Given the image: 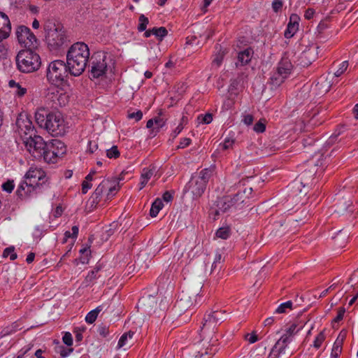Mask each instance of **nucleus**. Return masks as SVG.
Here are the masks:
<instances>
[{
  "mask_svg": "<svg viewBox=\"0 0 358 358\" xmlns=\"http://www.w3.org/2000/svg\"><path fill=\"white\" fill-rule=\"evenodd\" d=\"M24 178L29 181V185L36 188L45 182L46 174L42 169L31 166Z\"/></svg>",
  "mask_w": 358,
  "mask_h": 358,
  "instance_id": "nucleus-15",
  "label": "nucleus"
},
{
  "mask_svg": "<svg viewBox=\"0 0 358 358\" xmlns=\"http://www.w3.org/2000/svg\"><path fill=\"white\" fill-rule=\"evenodd\" d=\"M231 199L234 201L231 203V204H233L234 209L242 208V207H243L242 204L245 202V200L244 198L241 199L240 196H237V193L234 196H231Z\"/></svg>",
  "mask_w": 358,
  "mask_h": 358,
  "instance_id": "nucleus-41",
  "label": "nucleus"
},
{
  "mask_svg": "<svg viewBox=\"0 0 358 358\" xmlns=\"http://www.w3.org/2000/svg\"><path fill=\"white\" fill-rule=\"evenodd\" d=\"M17 69L22 73H32L36 71L41 65L39 55L32 48L20 50L15 58Z\"/></svg>",
  "mask_w": 358,
  "mask_h": 358,
  "instance_id": "nucleus-2",
  "label": "nucleus"
},
{
  "mask_svg": "<svg viewBox=\"0 0 358 358\" xmlns=\"http://www.w3.org/2000/svg\"><path fill=\"white\" fill-rule=\"evenodd\" d=\"M164 204L160 199H157L152 204L150 210V215L152 217H155L159 210L163 208Z\"/></svg>",
  "mask_w": 358,
  "mask_h": 358,
  "instance_id": "nucleus-31",
  "label": "nucleus"
},
{
  "mask_svg": "<svg viewBox=\"0 0 358 358\" xmlns=\"http://www.w3.org/2000/svg\"><path fill=\"white\" fill-rule=\"evenodd\" d=\"M106 155L108 158L116 159L120 156V152L116 145H113L112 148L106 150Z\"/></svg>",
  "mask_w": 358,
  "mask_h": 358,
  "instance_id": "nucleus-46",
  "label": "nucleus"
},
{
  "mask_svg": "<svg viewBox=\"0 0 358 358\" xmlns=\"http://www.w3.org/2000/svg\"><path fill=\"white\" fill-rule=\"evenodd\" d=\"M198 120L202 124H208L213 121V115L209 113L205 115H200L198 116Z\"/></svg>",
  "mask_w": 358,
  "mask_h": 358,
  "instance_id": "nucleus-47",
  "label": "nucleus"
},
{
  "mask_svg": "<svg viewBox=\"0 0 358 358\" xmlns=\"http://www.w3.org/2000/svg\"><path fill=\"white\" fill-rule=\"evenodd\" d=\"M80 252L83 255L81 257V262L83 263L87 262H88V256L90 255V252H91L90 248H84L83 249H80Z\"/></svg>",
  "mask_w": 358,
  "mask_h": 358,
  "instance_id": "nucleus-55",
  "label": "nucleus"
},
{
  "mask_svg": "<svg viewBox=\"0 0 358 358\" xmlns=\"http://www.w3.org/2000/svg\"><path fill=\"white\" fill-rule=\"evenodd\" d=\"M8 86L13 89L14 93L20 97L23 96L27 93V88L22 87L19 83L14 80H10L8 82Z\"/></svg>",
  "mask_w": 358,
  "mask_h": 358,
  "instance_id": "nucleus-29",
  "label": "nucleus"
},
{
  "mask_svg": "<svg viewBox=\"0 0 358 358\" xmlns=\"http://www.w3.org/2000/svg\"><path fill=\"white\" fill-rule=\"evenodd\" d=\"M46 41L49 46L53 49H58L62 46L66 41L64 31L62 29L52 27L46 29Z\"/></svg>",
  "mask_w": 358,
  "mask_h": 358,
  "instance_id": "nucleus-12",
  "label": "nucleus"
},
{
  "mask_svg": "<svg viewBox=\"0 0 358 358\" xmlns=\"http://www.w3.org/2000/svg\"><path fill=\"white\" fill-rule=\"evenodd\" d=\"M152 35L155 36L159 41H162L168 34L166 29L164 27L151 29Z\"/></svg>",
  "mask_w": 358,
  "mask_h": 358,
  "instance_id": "nucleus-34",
  "label": "nucleus"
},
{
  "mask_svg": "<svg viewBox=\"0 0 358 358\" xmlns=\"http://www.w3.org/2000/svg\"><path fill=\"white\" fill-rule=\"evenodd\" d=\"M325 336L323 332H320L315 338L313 343V346L315 348H319L323 341H324Z\"/></svg>",
  "mask_w": 358,
  "mask_h": 358,
  "instance_id": "nucleus-52",
  "label": "nucleus"
},
{
  "mask_svg": "<svg viewBox=\"0 0 358 358\" xmlns=\"http://www.w3.org/2000/svg\"><path fill=\"white\" fill-rule=\"evenodd\" d=\"M292 305L293 303L291 301L282 303L280 305H279L278 307L275 309V313H286L287 310H292Z\"/></svg>",
  "mask_w": 358,
  "mask_h": 358,
  "instance_id": "nucleus-36",
  "label": "nucleus"
},
{
  "mask_svg": "<svg viewBox=\"0 0 358 358\" xmlns=\"http://www.w3.org/2000/svg\"><path fill=\"white\" fill-rule=\"evenodd\" d=\"M98 149V144L93 141H89L87 152L92 154Z\"/></svg>",
  "mask_w": 358,
  "mask_h": 358,
  "instance_id": "nucleus-60",
  "label": "nucleus"
},
{
  "mask_svg": "<svg viewBox=\"0 0 358 358\" xmlns=\"http://www.w3.org/2000/svg\"><path fill=\"white\" fill-rule=\"evenodd\" d=\"M318 47L312 46L302 52L300 56V64L303 66H308L317 58Z\"/></svg>",
  "mask_w": 358,
  "mask_h": 358,
  "instance_id": "nucleus-17",
  "label": "nucleus"
},
{
  "mask_svg": "<svg viewBox=\"0 0 358 358\" xmlns=\"http://www.w3.org/2000/svg\"><path fill=\"white\" fill-rule=\"evenodd\" d=\"M123 173H124L122 172L118 178L113 180L106 179L103 180L94 192L95 197L98 199L106 193L107 199L112 198L120 189L118 180L120 181L124 179L122 176Z\"/></svg>",
  "mask_w": 358,
  "mask_h": 358,
  "instance_id": "nucleus-8",
  "label": "nucleus"
},
{
  "mask_svg": "<svg viewBox=\"0 0 358 358\" xmlns=\"http://www.w3.org/2000/svg\"><path fill=\"white\" fill-rule=\"evenodd\" d=\"M292 68L293 66L290 59L284 55L279 62L276 71H278V73L282 74L285 77L287 78L291 73Z\"/></svg>",
  "mask_w": 358,
  "mask_h": 358,
  "instance_id": "nucleus-21",
  "label": "nucleus"
},
{
  "mask_svg": "<svg viewBox=\"0 0 358 358\" xmlns=\"http://www.w3.org/2000/svg\"><path fill=\"white\" fill-rule=\"evenodd\" d=\"M215 234L217 238L226 240L230 236L231 229L229 227H222L217 230Z\"/></svg>",
  "mask_w": 358,
  "mask_h": 358,
  "instance_id": "nucleus-35",
  "label": "nucleus"
},
{
  "mask_svg": "<svg viewBox=\"0 0 358 358\" xmlns=\"http://www.w3.org/2000/svg\"><path fill=\"white\" fill-rule=\"evenodd\" d=\"M266 129L265 123L262 120L258 121L253 127V130L257 133H263Z\"/></svg>",
  "mask_w": 358,
  "mask_h": 358,
  "instance_id": "nucleus-51",
  "label": "nucleus"
},
{
  "mask_svg": "<svg viewBox=\"0 0 358 358\" xmlns=\"http://www.w3.org/2000/svg\"><path fill=\"white\" fill-rule=\"evenodd\" d=\"M63 342L68 346H71L73 344L72 336L70 333L66 332L62 338Z\"/></svg>",
  "mask_w": 358,
  "mask_h": 358,
  "instance_id": "nucleus-61",
  "label": "nucleus"
},
{
  "mask_svg": "<svg viewBox=\"0 0 358 358\" xmlns=\"http://www.w3.org/2000/svg\"><path fill=\"white\" fill-rule=\"evenodd\" d=\"M252 192V187H245L244 189L240 190L237 192V196H240L241 199H248Z\"/></svg>",
  "mask_w": 358,
  "mask_h": 358,
  "instance_id": "nucleus-49",
  "label": "nucleus"
},
{
  "mask_svg": "<svg viewBox=\"0 0 358 358\" xmlns=\"http://www.w3.org/2000/svg\"><path fill=\"white\" fill-rule=\"evenodd\" d=\"M57 99L59 106H64L69 102V96L65 93H60L59 94H57Z\"/></svg>",
  "mask_w": 358,
  "mask_h": 358,
  "instance_id": "nucleus-48",
  "label": "nucleus"
},
{
  "mask_svg": "<svg viewBox=\"0 0 358 358\" xmlns=\"http://www.w3.org/2000/svg\"><path fill=\"white\" fill-rule=\"evenodd\" d=\"M16 36L18 42L25 48H34L36 45V37L26 26L21 25L17 28Z\"/></svg>",
  "mask_w": 358,
  "mask_h": 358,
  "instance_id": "nucleus-14",
  "label": "nucleus"
},
{
  "mask_svg": "<svg viewBox=\"0 0 358 358\" xmlns=\"http://www.w3.org/2000/svg\"><path fill=\"white\" fill-rule=\"evenodd\" d=\"M254 54V51L251 48H247L238 52L237 59L238 61L236 62V66L238 67V66H245L248 64Z\"/></svg>",
  "mask_w": 358,
  "mask_h": 358,
  "instance_id": "nucleus-22",
  "label": "nucleus"
},
{
  "mask_svg": "<svg viewBox=\"0 0 358 358\" xmlns=\"http://www.w3.org/2000/svg\"><path fill=\"white\" fill-rule=\"evenodd\" d=\"M91 75L94 78L103 76L107 71V54L98 52L92 55L90 60Z\"/></svg>",
  "mask_w": 358,
  "mask_h": 358,
  "instance_id": "nucleus-10",
  "label": "nucleus"
},
{
  "mask_svg": "<svg viewBox=\"0 0 358 358\" xmlns=\"http://www.w3.org/2000/svg\"><path fill=\"white\" fill-rule=\"evenodd\" d=\"M303 328V325L298 327L296 324H292L286 331V334L292 336Z\"/></svg>",
  "mask_w": 358,
  "mask_h": 358,
  "instance_id": "nucleus-53",
  "label": "nucleus"
},
{
  "mask_svg": "<svg viewBox=\"0 0 358 358\" xmlns=\"http://www.w3.org/2000/svg\"><path fill=\"white\" fill-rule=\"evenodd\" d=\"M6 38H0V59L4 58L7 55L8 49L3 41Z\"/></svg>",
  "mask_w": 358,
  "mask_h": 358,
  "instance_id": "nucleus-57",
  "label": "nucleus"
},
{
  "mask_svg": "<svg viewBox=\"0 0 358 358\" xmlns=\"http://www.w3.org/2000/svg\"><path fill=\"white\" fill-rule=\"evenodd\" d=\"M66 148L64 143L57 139L47 142L43 159L48 163H55L58 157L66 153Z\"/></svg>",
  "mask_w": 358,
  "mask_h": 358,
  "instance_id": "nucleus-6",
  "label": "nucleus"
},
{
  "mask_svg": "<svg viewBox=\"0 0 358 358\" xmlns=\"http://www.w3.org/2000/svg\"><path fill=\"white\" fill-rule=\"evenodd\" d=\"M223 262V258L222 255L220 253H217L215 257L214 262L212 264V268H216L217 267H221L220 263Z\"/></svg>",
  "mask_w": 358,
  "mask_h": 358,
  "instance_id": "nucleus-56",
  "label": "nucleus"
},
{
  "mask_svg": "<svg viewBox=\"0 0 358 358\" xmlns=\"http://www.w3.org/2000/svg\"><path fill=\"white\" fill-rule=\"evenodd\" d=\"M139 303L141 306H146L148 305L150 306L151 304H156L157 301L154 296L150 295L148 297H142L139 301Z\"/></svg>",
  "mask_w": 358,
  "mask_h": 358,
  "instance_id": "nucleus-43",
  "label": "nucleus"
},
{
  "mask_svg": "<svg viewBox=\"0 0 358 358\" xmlns=\"http://www.w3.org/2000/svg\"><path fill=\"white\" fill-rule=\"evenodd\" d=\"M11 31V24L8 15L0 11V38H7Z\"/></svg>",
  "mask_w": 358,
  "mask_h": 358,
  "instance_id": "nucleus-20",
  "label": "nucleus"
},
{
  "mask_svg": "<svg viewBox=\"0 0 358 358\" xmlns=\"http://www.w3.org/2000/svg\"><path fill=\"white\" fill-rule=\"evenodd\" d=\"M223 322V317H217L216 315L209 313L203 317L200 336L212 338L217 326Z\"/></svg>",
  "mask_w": 358,
  "mask_h": 358,
  "instance_id": "nucleus-13",
  "label": "nucleus"
},
{
  "mask_svg": "<svg viewBox=\"0 0 358 358\" xmlns=\"http://www.w3.org/2000/svg\"><path fill=\"white\" fill-rule=\"evenodd\" d=\"M235 143V139L231 138H226L224 140V142L220 145L222 148V150H226L233 148V145Z\"/></svg>",
  "mask_w": 358,
  "mask_h": 358,
  "instance_id": "nucleus-44",
  "label": "nucleus"
},
{
  "mask_svg": "<svg viewBox=\"0 0 358 358\" xmlns=\"http://www.w3.org/2000/svg\"><path fill=\"white\" fill-rule=\"evenodd\" d=\"M313 175L309 171H303L298 177L296 182L299 181L303 187L310 186L312 185Z\"/></svg>",
  "mask_w": 358,
  "mask_h": 358,
  "instance_id": "nucleus-28",
  "label": "nucleus"
},
{
  "mask_svg": "<svg viewBox=\"0 0 358 358\" xmlns=\"http://www.w3.org/2000/svg\"><path fill=\"white\" fill-rule=\"evenodd\" d=\"M35 189L32 185H29V181L25 179L24 181L20 182L16 190V194L20 198H23L28 195L31 190Z\"/></svg>",
  "mask_w": 358,
  "mask_h": 358,
  "instance_id": "nucleus-27",
  "label": "nucleus"
},
{
  "mask_svg": "<svg viewBox=\"0 0 358 358\" xmlns=\"http://www.w3.org/2000/svg\"><path fill=\"white\" fill-rule=\"evenodd\" d=\"M68 66L62 60H55L50 63L47 69V78L52 85L62 84L68 76Z\"/></svg>",
  "mask_w": 358,
  "mask_h": 358,
  "instance_id": "nucleus-4",
  "label": "nucleus"
},
{
  "mask_svg": "<svg viewBox=\"0 0 358 358\" xmlns=\"http://www.w3.org/2000/svg\"><path fill=\"white\" fill-rule=\"evenodd\" d=\"M66 124L62 114L59 111L50 112L46 130L52 136H62L66 132Z\"/></svg>",
  "mask_w": 358,
  "mask_h": 358,
  "instance_id": "nucleus-9",
  "label": "nucleus"
},
{
  "mask_svg": "<svg viewBox=\"0 0 358 358\" xmlns=\"http://www.w3.org/2000/svg\"><path fill=\"white\" fill-rule=\"evenodd\" d=\"M129 119H135L136 121H139L143 117V113L141 110H137L136 112H133L128 114Z\"/></svg>",
  "mask_w": 358,
  "mask_h": 358,
  "instance_id": "nucleus-58",
  "label": "nucleus"
},
{
  "mask_svg": "<svg viewBox=\"0 0 358 358\" xmlns=\"http://www.w3.org/2000/svg\"><path fill=\"white\" fill-rule=\"evenodd\" d=\"M300 17L293 13L289 17V20L285 31L284 36L286 38H290L296 33L299 29Z\"/></svg>",
  "mask_w": 358,
  "mask_h": 358,
  "instance_id": "nucleus-18",
  "label": "nucleus"
},
{
  "mask_svg": "<svg viewBox=\"0 0 358 358\" xmlns=\"http://www.w3.org/2000/svg\"><path fill=\"white\" fill-rule=\"evenodd\" d=\"M341 129H339L338 131H336L327 140V144L328 145H332L336 141L339 135L341 134Z\"/></svg>",
  "mask_w": 358,
  "mask_h": 358,
  "instance_id": "nucleus-54",
  "label": "nucleus"
},
{
  "mask_svg": "<svg viewBox=\"0 0 358 358\" xmlns=\"http://www.w3.org/2000/svg\"><path fill=\"white\" fill-rule=\"evenodd\" d=\"M192 140L189 138H183L180 140L178 148H185L190 145Z\"/></svg>",
  "mask_w": 358,
  "mask_h": 358,
  "instance_id": "nucleus-63",
  "label": "nucleus"
},
{
  "mask_svg": "<svg viewBox=\"0 0 358 358\" xmlns=\"http://www.w3.org/2000/svg\"><path fill=\"white\" fill-rule=\"evenodd\" d=\"M245 339L251 344L255 343L259 340L258 336L255 332H252L250 334H248L245 336Z\"/></svg>",
  "mask_w": 358,
  "mask_h": 358,
  "instance_id": "nucleus-62",
  "label": "nucleus"
},
{
  "mask_svg": "<svg viewBox=\"0 0 358 358\" xmlns=\"http://www.w3.org/2000/svg\"><path fill=\"white\" fill-rule=\"evenodd\" d=\"M90 48L83 42L74 43L66 52V64L69 72L73 76L81 75L89 62Z\"/></svg>",
  "mask_w": 358,
  "mask_h": 358,
  "instance_id": "nucleus-1",
  "label": "nucleus"
},
{
  "mask_svg": "<svg viewBox=\"0 0 358 358\" xmlns=\"http://www.w3.org/2000/svg\"><path fill=\"white\" fill-rule=\"evenodd\" d=\"M134 335V332L132 331H129L122 334L118 341L117 348H129L133 343Z\"/></svg>",
  "mask_w": 358,
  "mask_h": 358,
  "instance_id": "nucleus-26",
  "label": "nucleus"
},
{
  "mask_svg": "<svg viewBox=\"0 0 358 358\" xmlns=\"http://www.w3.org/2000/svg\"><path fill=\"white\" fill-rule=\"evenodd\" d=\"M233 200L231 196H226L220 198L217 201V208L215 209V215H218L221 213H224L231 209H234Z\"/></svg>",
  "mask_w": 358,
  "mask_h": 358,
  "instance_id": "nucleus-19",
  "label": "nucleus"
},
{
  "mask_svg": "<svg viewBox=\"0 0 358 358\" xmlns=\"http://www.w3.org/2000/svg\"><path fill=\"white\" fill-rule=\"evenodd\" d=\"M253 116L250 114H246L243 115V122L246 125H251L253 122Z\"/></svg>",
  "mask_w": 358,
  "mask_h": 358,
  "instance_id": "nucleus-64",
  "label": "nucleus"
},
{
  "mask_svg": "<svg viewBox=\"0 0 358 358\" xmlns=\"http://www.w3.org/2000/svg\"><path fill=\"white\" fill-rule=\"evenodd\" d=\"M292 355V351L287 352V354L283 355L281 352H278L276 349H272L268 358H289Z\"/></svg>",
  "mask_w": 358,
  "mask_h": 358,
  "instance_id": "nucleus-37",
  "label": "nucleus"
},
{
  "mask_svg": "<svg viewBox=\"0 0 358 358\" xmlns=\"http://www.w3.org/2000/svg\"><path fill=\"white\" fill-rule=\"evenodd\" d=\"M282 74L278 73V71H275L271 77V83L274 87H277L280 86L286 79Z\"/></svg>",
  "mask_w": 358,
  "mask_h": 358,
  "instance_id": "nucleus-33",
  "label": "nucleus"
},
{
  "mask_svg": "<svg viewBox=\"0 0 358 358\" xmlns=\"http://www.w3.org/2000/svg\"><path fill=\"white\" fill-rule=\"evenodd\" d=\"M291 340L292 336L285 333L279 338L272 349H276L278 352H281L283 355L287 354V352L289 351L287 350V344L290 343Z\"/></svg>",
  "mask_w": 358,
  "mask_h": 358,
  "instance_id": "nucleus-23",
  "label": "nucleus"
},
{
  "mask_svg": "<svg viewBox=\"0 0 358 358\" xmlns=\"http://www.w3.org/2000/svg\"><path fill=\"white\" fill-rule=\"evenodd\" d=\"M348 235L346 233L340 231L336 236L334 237L335 246L343 248L347 243Z\"/></svg>",
  "mask_w": 358,
  "mask_h": 358,
  "instance_id": "nucleus-30",
  "label": "nucleus"
},
{
  "mask_svg": "<svg viewBox=\"0 0 358 358\" xmlns=\"http://www.w3.org/2000/svg\"><path fill=\"white\" fill-rule=\"evenodd\" d=\"M3 257H9L10 260H15L17 258V254L15 252V248L13 246L6 248L3 252Z\"/></svg>",
  "mask_w": 358,
  "mask_h": 358,
  "instance_id": "nucleus-40",
  "label": "nucleus"
},
{
  "mask_svg": "<svg viewBox=\"0 0 358 358\" xmlns=\"http://www.w3.org/2000/svg\"><path fill=\"white\" fill-rule=\"evenodd\" d=\"M213 176V169L206 168L198 173H194L185 188L189 192L193 198H199L204 193L207 184Z\"/></svg>",
  "mask_w": 358,
  "mask_h": 358,
  "instance_id": "nucleus-3",
  "label": "nucleus"
},
{
  "mask_svg": "<svg viewBox=\"0 0 358 358\" xmlns=\"http://www.w3.org/2000/svg\"><path fill=\"white\" fill-rule=\"evenodd\" d=\"M24 143L27 150L35 159H41L43 157L47 142L35 134L25 138Z\"/></svg>",
  "mask_w": 358,
  "mask_h": 358,
  "instance_id": "nucleus-7",
  "label": "nucleus"
},
{
  "mask_svg": "<svg viewBox=\"0 0 358 358\" xmlns=\"http://www.w3.org/2000/svg\"><path fill=\"white\" fill-rule=\"evenodd\" d=\"M155 127L153 128V131L158 132L159 129L165 125L166 120L161 116H157L153 118Z\"/></svg>",
  "mask_w": 358,
  "mask_h": 358,
  "instance_id": "nucleus-39",
  "label": "nucleus"
},
{
  "mask_svg": "<svg viewBox=\"0 0 358 358\" xmlns=\"http://www.w3.org/2000/svg\"><path fill=\"white\" fill-rule=\"evenodd\" d=\"M348 67V62L343 61L339 64L338 69L334 73V76L339 77L345 72Z\"/></svg>",
  "mask_w": 358,
  "mask_h": 358,
  "instance_id": "nucleus-42",
  "label": "nucleus"
},
{
  "mask_svg": "<svg viewBox=\"0 0 358 358\" xmlns=\"http://www.w3.org/2000/svg\"><path fill=\"white\" fill-rule=\"evenodd\" d=\"M103 310V306H99L96 307L95 309L91 310L87 313L85 317V321L87 323L92 324L95 322L97 318L99 313Z\"/></svg>",
  "mask_w": 358,
  "mask_h": 358,
  "instance_id": "nucleus-32",
  "label": "nucleus"
},
{
  "mask_svg": "<svg viewBox=\"0 0 358 358\" xmlns=\"http://www.w3.org/2000/svg\"><path fill=\"white\" fill-rule=\"evenodd\" d=\"M50 112H48L45 108H38L35 113V120L36 123L41 127H44L46 129L47 122Z\"/></svg>",
  "mask_w": 358,
  "mask_h": 358,
  "instance_id": "nucleus-25",
  "label": "nucleus"
},
{
  "mask_svg": "<svg viewBox=\"0 0 358 358\" xmlns=\"http://www.w3.org/2000/svg\"><path fill=\"white\" fill-rule=\"evenodd\" d=\"M196 294L189 290L182 291L175 304V308L178 311H185L194 304Z\"/></svg>",
  "mask_w": 358,
  "mask_h": 358,
  "instance_id": "nucleus-16",
  "label": "nucleus"
},
{
  "mask_svg": "<svg viewBox=\"0 0 358 358\" xmlns=\"http://www.w3.org/2000/svg\"><path fill=\"white\" fill-rule=\"evenodd\" d=\"M157 172V167L154 165H150L148 168H144L142 171L141 175V181H140V187L139 189H142L145 185L148 183V180L151 178V177L154 175L155 173Z\"/></svg>",
  "mask_w": 358,
  "mask_h": 358,
  "instance_id": "nucleus-24",
  "label": "nucleus"
},
{
  "mask_svg": "<svg viewBox=\"0 0 358 358\" xmlns=\"http://www.w3.org/2000/svg\"><path fill=\"white\" fill-rule=\"evenodd\" d=\"M343 344L335 341L331 350V357L338 358L342 351Z\"/></svg>",
  "mask_w": 358,
  "mask_h": 358,
  "instance_id": "nucleus-38",
  "label": "nucleus"
},
{
  "mask_svg": "<svg viewBox=\"0 0 358 358\" xmlns=\"http://www.w3.org/2000/svg\"><path fill=\"white\" fill-rule=\"evenodd\" d=\"M148 22H149V21H148V17H146L143 15H141L139 17V24H138V30L139 31H145Z\"/></svg>",
  "mask_w": 358,
  "mask_h": 358,
  "instance_id": "nucleus-45",
  "label": "nucleus"
},
{
  "mask_svg": "<svg viewBox=\"0 0 358 358\" xmlns=\"http://www.w3.org/2000/svg\"><path fill=\"white\" fill-rule=\"evenodd\" d=\"M15 187L13 180H7L1 185L2 189L8 193L12 192Z\"/></svg>",
  "mask_w": 358,
  "mask_h": 358,
  "instance_id": "nucleus-50",
  "label": "nucleus"
},
{
  "mask_svg": "<svg viewBox=\"0 0 358 358\" xmlns=\"http://www.w3.org/2000/svg\"><path fill=\"white\" fill-rule=\"evenodd\" d=\"M282 1L281 0H274L272 2V8L275 13H278L282 8Z\"/></svg>",
  "mask_w": 358,
  "mask_h": 358,
  "instance_id": "nucleus-59",
  "label": "nucleus"
},
{
  "mask_svg": "<svg viewBox=\"0 0 358 358\" xmlns=\"http://www.w3.org/2000/svg\"><path fill=\"white\" fill-rule=\"evenodd\" d=\"M16 132L23 138L34 135V127L30 118L26 114H20L15 122Z\"/></svg>",
  "mask_w": 358,
  "mask_h": 358,
  "instance_id": "nucleus-11",
  "label": "nucleus"
},
{
  "mask_svg": "<svg viewBox=\"0 0 358 358\" xmlns=\"http://www.w3.org/2000/svg\"><path fill=\"white\" fill-rule=\"evenodd\" d=\"M202 339L197 343L194 344L189 353V358H210L216 351L213 348V344L210 345L208 338L210 337L201 336ZM212 339V338H210Z\"/></svg>",
  "mask_w": 358,
  "mask_h": 358,
  "instance_id": "nucleus-5",
  "label": "nucleus"
}]
</instances>
